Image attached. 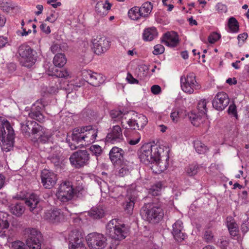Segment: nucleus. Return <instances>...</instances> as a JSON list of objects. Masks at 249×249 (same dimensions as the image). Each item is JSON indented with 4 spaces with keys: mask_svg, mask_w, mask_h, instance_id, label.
<instances>
[{
    "mask_svg": "<svg viewBox=\"0 0 249 249\" xmlns=\"http://www.w3.org/2000/svg\"><path fill=\"white\" fill-rule=\"evenodd\" d=\"M158 32L154 27L145 28L143 32L142 37L145 41H151L158 36Z\"/></svg>",
    "mask_w": 249,
    "mask_h": 249,
    "instance_id": "obj_27",
    "label": "nucleus"
},
{
    "mask_svg": "<svg viewBox=\"0 0 249 249\" xmlns=\"http://www.w3.org/2000/svg\"><path fill=\"white\" fill-rule=\"evenodd\" d=\"M85 194L83 188L78 187L74 190L71 182L64 181L60 184L56 195L60 201L65 202L71 200L74 194L77 197H81Z\"/></svg>",
    "mask_w": 249,
    "mask_h": 249,
    "instance_id": "obj_4",
    "label": "nucleus"
},
{
    "mask_svg": "<svg viewBox=\"0 0 249 249\" xmlns=\"http://www.w3.org/2000/svg\"><path fill=\"white\" fill-rule=\"evenodd\" d=\"M204 238L207 242H212L213 238V232L209 230L206 231L204 233Z\"/></svg>",
    "mask_w": 249,
    "mask_h": 249,
    "instance_id": "obj_54",
    "label": "nucleus"
},
{
    "mask_svg": "<svg viewBox=\"0 0 249 249\" xmlns=\"http://www.w3.org/2000/svg\"><path fill=\"white\" fill-rule=\"evenodd\" d=\"M84 127L75 128L71 134V140L73 142L69 143L71 149H75L80 145L84 144Z\"/></svg>",
    "mask_w": 249,
    "mask_h": 249,
    "instance_id": "obj_12",
    "label": "nucleus"
},
{
    "mask_svg": "<svg viewBox=\"0 0 249 249\" xmlns=\"http://www.w3.org/2000/svg\"><path fill=\"white\" fill-rule=\"evenodd\" d=\"M248 36L247 33H244L241 34H239L237 36L238 40V44L239 46H241L243 43H244L245 41L247 39Z\"/></svg>",
    "mask_w": 249,
    "mask_h": 249,
    "instance_id": "obj_57",
    "label": "nucleus"
},
{
    "mask_svg": "<svg viewBox=\"0 0 249 249\" xmlns=\"http://www.w3.org/2000/svg\"><path fill=\"white\" fill-rule=\"evenodd\" d=\"M136 197L134 196L128 197L125 200L124 209L125 212L129 215L133 213Z\"/></svg>",
    "mask_w": 249,
    "mask_h": 249,
    "instance_id": "obj_33",
    "label": "nucleus"
},
{
    "mask_svg": "<svg viewBox=\"0 0 249 249\" xmlns=\"http://www.w3.org/2000/svg\"><path fill=\"white\" fill-rule=\"evenodd\" d=\"M228 26L229 29V32L236 33L239 32V25L237 19L234 17L229 18L228 22Z\"/></svg>",
    "mask_w": 249,
    "mask_h": 249,
    "instance_id": "obj_35",
    "label": "nucleus"
},
{
    "mask_svg": "<svg viewBox=\"0 0 249 249\" xmlns=\"http://www.w3.org/2000/svg\"><path fill=\"white\" fill-rule=\"evenodd\" d=\"M68 239L69 249H86L83 234L77 230H73L69 233Z\"/></svg>",
    "mask_w": 249,
    "mask_h": 249,
    "instance_id": "obj_10",
    "label": "nucleus"
},
{
    "mask_svg": "<svg viewBox=\"0 0 249 249\" xmlns=\"http://www.w3.org/2000/svg\"><path fill=\"white\" fill-rule=\"evenodd\" d=\"M148 120L146 117L142 114H140L136 120L129 119L126 121V124L131 129H141L147 124Z\"/></svg>",
    "mask_w": 249,
    "mask_h": 249,
    "instance_id": "obj_16",
    "label": "nucleus"
},
{
    "mask_svg": "<svg viewBox=\"0 0 249 249\" xmlns=\"http://www.w3.org/2000/svg\"><path fill=\"white\" fill-rule=\"evenodd\" d=\"M91 74H92V71L90 70H84L82 71V75L88 83L89 78L91 77Z\"/></svg>",
    "mask_w": 249,
    "mask_h": 249,
    "instance_id": "obj_56",
    "label": "nucleus"
},
{
    "mask_svg": "<svg viewBox=\"0 0 249 249\" xmlns=\"http://www.w3.org/2000/svg\"><path fill=\"white\" fill-rule=\"evenodd\" d=\"M110 115L112 119L115 121H121L122 126L124 128H127L126 125V117L125 115L127 113H123L121 110H112L110 111Z\"/></svg>",
    "mask_w": 249,
    "mask_h": 249,
    "instance_id": "obj_26",
    "label": "nucleus"
},
{
    "mask_svg": "<svg viewBox=\"0 0 249 249\" xmlns=\"http://www.w3.org/2000/svg\"><path fill=\"white\" fill-rule=\"evenodd\" d=\"M220 37V34L216 32H213L209 36L208 38V41L211 44H213L216 42Z\"/></svg>",
    "mask_w": 249,
    "mask_h": 249,
    "instance_id": "obj_52",
    "label": "nucleus"
},
{
    "mask_svg": "<svg viewBox=\"0 0 249 249\" xmlns=\"http://www.w3.org/2000/svg\"><path fill=\"white\" fill-rule=\"evenodd\" d=\"M173 2V0H162L163 4L168 7L167 10L168 11H171L174 8V6L172 4Z\"/></svg>",
    "mask_w": 249,
    "mask_h": 249,
    "instance_id": "obj_62",
    "label": "nucleus"
},
{
    "mask_svg": "<svg viewBox=\"0 0 249 249\" xmlns=\"http://www.w3.org/2000/svg\"><path fill=\"white\" fill-rule=\"evenodd\" d=\"M126 79L128 83L131 84L139 83V81L137 79L134 78L132 75L129 72L127 73Z\"/></svg>",
    "mask_w": 249,
    "mask_h": 249,
    "instance_id": "obj_61",
    "label": "nucleus"
},
{
    "mask_svg": "<svg viewBox=\"0 0 249 249\" xmlns=\"http://www.w3.org/2000/svg\"><path fill=\"white\" fill-rule=\"evenodd\" d=\"M172 234L174 238L178 241H182L186 237L185 234L182 231L183 229V223L181 220H178L172 226Z\"/></svg>",
    "mask_w": 249,
    "mask_h": 249,
    "instance_id": "obj_22",
    "label": "nucleus"
},
{
    "mask_svg": "<svg viewBox=\"0 0 249 249\" xmlns=\"http://www.w3.org/2000/svg\"><path fill=\"white\" fill-rule=\"evenodd\" d=\"M242 231L246 232L249 230V218L242 223L241 228Z\"/></svg>",
    "mask_w": 249,
    "mask_h": 249,
    "instance_id": "obj_64",
    "label": "nucleus"
},
{
    "mask_svg": "<svg viewBox=\"0 0 249 249\" xmlns=\"http://www.w3.org/2000/svg\"><path fill=\"white\" fill-rule=\"evenodd\" d=\"M207 101L206 99L201 100L197 104V109L201 114H205L207 109L206 107Z\"/></svg>",
    "mask_w": 249,
    "mask_h": 249,
    "instance_id": "obj_48",
    "label": "nucleus"
},
{
    "mask_svg": "<svg viewBox=\"0 0 249 249\" xmlns=\"http://www.w3.org/2000/svg\"><path fill=\"white\" fill-rule=\"evenodd\" d=\"M86 239L90 249H103L107 245L106 237L97 232L89 234Z\"/></svg>",
    "mask_w": 249,
    "mask_h": 249,
    "instance_id": "obj_9",
    "label": "nucleus"
},
{
    "mask_svg": "<svg viewBox=\"0 0 249 249\" xmlns=\"http://www.w3.org/2000/svg\"><path fill=\"white\" fill-rule=\"evenodd\" d=\"M30 118L35 119L39 122L44 121V116L39 110L35 109V107H32L31 111L28 113Z\"/></svg>",
    "mask_w": 249,
    "mask_h": 249,
    "instance_id": "obj_39",
    "label": "nucleus"
},
{
    "mask_svg": "<svg viewBox=\"0 0 249 249\" xmlns=\"http://www.w3.org/2000/svg\"><path fill=\"white\" fill-rule=\"evenodd\" d=\"M89 214L94 219H99L103 217L104 215V211L101 208H92Z\"/></svg>",
    "mask_w": 249,
    "mask_h": 249,
    "instance_id": "obj_42",
    "label": "nucleus"
},
{
    "mask_svg": "<svg viewBox=\"0 0 249 249\" xmlns=\"http://www.w3.org/2000/svg\"><path fill=\"white\" fill-rule=\"evenodd\" d=\"M0 124L3 130L4 136H15L14 129L6 119L0 117Z\"/></svg>",
    "mask_w": 249,
    "mask_h": 249,
    "instance_id": "obj_29",
    "label": "nucleus"
},
{
    "mask_svg": "<svg viewBox=\"0 0 249 249\" xmlns=\"http://www.w3.org/2000/svg\"><path fill=\"white\" fill-rule=\"evenodd\" d=\"M46 130L45 129L44 134H42L41 136H40L38 138H37L38 141L43 143H46L47 142L50 138V135L47 134L46 132Z\"/></svg>",
    "mask_w": 249,
    "mask_h": 249,
    "instance_id": "obj_60",
    "label": "nucleus"
},
{
    "mask_svg": "<svg viewBox=\"0 0 249 249\" xmlns=\"http://www.w3.org/2000/svg\"><path fill=\"white\" fill-rule=\"evenodd\" d=\"M114 166L116 168V174L120 177L128 175L132 168L130 163L127 160H124L118 164L114 165Z\"/></svg>",
    "mask_w": 249,
    "mask_h": 249,
    "instance_id": "obj_21",
    "label": "nucleus"
},
{
    "mask_svg": "<svg viewBox=\"0 0 249 249\" xmlns=\"http://www.w3.org/2000/svg\"><path fill=\"white\" fill-rule=\"evenodd\" d=\"M161 188V184L158 182L153 185L149 189V193L151 195L157 196L160 195Z\"/></svg>",
    "mask_w": 249,
    "mask_h": 249,
    "instance_id": "obj_46",
    "label": "nucleus"
},
{
    "mask_svg": "<svg viewBox=\"0 0 249 249\" xmlns=\"http://www.w3.org/2000/svg\"><path fill=\"white\" fill-rule=\"evenodd\" d=\"M54 75L60 78H68L70 77V73L67 70H56L55 71Z\"/></svg>",
    "mask_w": 249,
    "mask_h": 249,
    "instance_id": "obj_51",
    "label": "nucleus"
},
{
    "mask_svg": "<svg viewBox=\"0 0 249 249\" xmlns=\"http://www.w3.org/2000/svg\"><path fill=\"white\" fill-rule=\"evenodd\" d=\"M141 215L143 219L150 223H157L164 216L163 210L159 205L153 203L145 204L142 208Z\"/></svg>",
    "mask_w": 249,
    "mask_h": 249,
    "instance_id": "obj_3",
    "label": "nucleus"
},
{
    "mask_svg": "<svg viewBox=\"0 0 249 249\" xmlns=\"http://www.w3.org/2000/svg\"><path fill=\"white\" fill-rule=\"evenodd\" d=\"M124 135L126 137L127 141L129 144L133 145L137 144L141 140L140 134L136 130H132V129L125 128Z\"/></svg>",
    "mask_w": 249,
    "mask_h": 249,
    "instance_id": "obj_23",
    "label": "nucleus"
},
{
    "mask_svg": "<svg viewBox=\"0 0 249 249\" xmlns=\"http://www.w3.org/2000/svg\"><path fill=\"white\" fill-rule=\"evenodd\" d=\"M50 160L55 166H59L61 163V161L58 156H52L50 158Z\"/></svg>",
    "mask_w": 249,
    "mask_h": 249,
    "instance_id": "obj_63",
    "label": "nucleus"
},
{
    "mask_svg": "<svg viewBox=\"0 0 249 249\" xmlns=\"http://www.w3.org/2000/svg\"><path fill=\"white\" fill-rule=\"evenodd\" d=\"M106 231L111 240V248H115L120 241L127 236L129 228L125 224H121L118 220L114 219L107 223Z\"/></svg>",
    "mask_w": 249,
    "mask_h": 249,
    "instance_id": "obj_2",
    "label": "nucleus"
},
{
    "mask_svg": "<svg viewBox=\"0 0 249 249\" xmlns=\"http://www.w3.org/2000/svg\"><path fill=\"white\" fill-rule=\"evenodd\" d=\"M104 79L101 74L92 72L91 77L89 78L88 83L95 86H99L100 84L104 82Z\"/></svg>",
    "mask_w": 249,
    "mask_h": 249,
    "instance_id": "obj_32",
    "label": "nucleus"
},
{
    "mask_svg": "<svg viewBox=\"0 0 249 249\" xmlns=\"http://www.w3.org/2000/svg\"><path fill=\"white\" fill-rule=\"evenodd\" d=\"M119 189L118 187H114L111 191H109V196L113 198H118L121 195V194L117 192V193H114L118 191Z\"/></svg>",
    "mask_w": 249,
    "mask_h": 249,
    "instance_id": "obj_59",
    "label": "nucleus"
},
{
    "mask_svg": "<svg viewBox=\"0 0 249 249\" xmlns=\"http://www.w3.org/2000/svg\"><path fill=\"white\" fill-rule=\"evenodd\" d=\"M9 208L11 213L17 216L21 215L25 211L23 204L21 203L12 204L9 206Z\"/></svg>",
    "mask_w": 249,
    "mask_h": 249,
    "instance_id": "obj_30",
    "label": "nucleus"
},
{
    "mask_svg": "<svg viewBox=\"0 0 249 249\" xmlns=\"http://www.w3.org/2000/svg\"><path fill=\"white\" fill-rule=\"evenodd\" d=\"M32 122L34 121H28L25 124H21V129L23 135L26 137H29L32 132Z\"/></svg>",
    "mask_w": 249,
    "mask_h": 249,
    "instance_id": "obj_43",
    "label": "nucleus"
},
{
    "mask_svg": "<svg viewBox=\"0 0 249 249\" xmlns=\"http://www.w3.org/2000/svg\"><path fill=\"white\" fill-rule=\"evenodd\" d=\"M123 139L122 130L119 125H114L106 137L107 141L112 143L119 142Z\"/></svg>",
    "mask_w": 249,
    "mask_h": 249,
    "instance_id": "obj_15",
    "label": "nucleus"
},
{
    "mask_svg": "<svg viewBox=\"0 0 249 249\" xmlns=\"http://www.w3.org/2000/svg\"><path fill=\"white\" fill-rule=\"evenodd\" d=\"M17 7V5L11 0L3 1L0 5L1 10L7 13L12 12Z\"/></svg>",
    "mask_w": 249,
    "mask_h": 249,
    "instance_id": "obj_38",
    "label": "nucleus"
},
{
    "mask_svg": "<svg viewBox=\"0 0 249 249\" xmlns=\"http://www.w3.org/2000/svg\"><path fill=\"white\" fill-rule=\"evenodd\" d=\"M84 144L88 145L93 143L97 136V129L91 126L84 127Z\"/></svg>",
    "mask_w": 249,
    "mask_h": 249,
    "instance_id": "obj_20",
    "label": "nucleus"
},
{
    "mask_svg": "<svg viewBox=\"0 0 249 249\" xmlns=\"http://www.w3.org/2000/svg\"><path fill=\"white\" fill-rule=\"evenodd\" d=\"M227 226L229 232L232 236L235 237L237 235L239 232L238 227L234 219L231 217L228 218Z\"/></svg>",
    "mask_w": 249,
    "mask_h": 249,
    "instance_id": "obj_31",
    "label": "nucleus"
},
{
    "mask_svg": "<svg viewBox=\"0 0 249 249\" xmlns=\"http://www.w3.org/2000/svg\"><path fill=\"white\" fill-rule=\"evenodd\" d=\"M141 11V17L142 18H146L152 11L153 5L150 2H145L139 7Z\"/></svg>",
    "mask_w": 249,
    "mask_h": 249,
    "instance_id": "obj_34",
    "label": "nucleus"
},
{
    "mask_svg": "<svg viewBox=\"0 0 249 249\" xmlns=\"http://www.w3.org/2000/svg\"><path fill=\"white\" fill-rule=\"evenodd\" d=\"M161 41L167 46L175 47L179 43L178 36L175 32H167L163 35Z\"/></svg>",
    "mask_w": 249,
    "mask_h": 249,
    "instance_id": "obj_19",
    "label": "nucleus"
},
{
    "mask_svg": "<svg viewBox=\"0 0 249 249\" xmlns=\"http://www.w3.org/2000/svg\"><path fill=\"white\" fill-rule=\"evenodd\" d=\"M93 47L97 54L106 52L110 47V42L104 37H97L92 41Z\"/></svg>",
    "mask_w": 249,
    "mask_h": 249,
    "instance_id": "obj_14",
    "label": "nucleus"
},
{
    "mask_svg": "<svg viewBox=\"0 0 249 249\" xmlns=\"http://www.w3.org/2000/svg\"><path fill=\"white\" fill-rule=\"evenodd\" d=\"M41 182L45 188L51 189L56 183L57 176L55 174L47 169H44L41 174Z\"/></svg>",
    "mask_w": 249,
    "mask_h": 249,
    "instance_id": "obj_13",
    "label": "nucleus"
},
{
    "mask_svg": "<svg viewBox=\"0 0 249 249\" xmlns=\"http://www.w3.org/2000/svg\"><path fill=\"white\" fill-rule=\"evenodd\" d=\"M67 62L65 55L62 53L56 54L53 59V63L56 67L59 68L63 67Z\"/></svg>",
    "mask_w": 249,
    "mask_h": 249,
    "instance_id": "obj_37",
    "label": "nucleus"
},
{
    "mask_svg": "<svg viewBox=\"0 0 249 249\" xmlns=\"http://www.w3.org/2000/svg\"><path fill=\"white\" fill-rule=\"evenodd\" d=\"M218 246L221 249H232V244L226 238H221L217 242Z\"/></svg>",
    "mask_w": 249,
    "mask_h": 249,
    "instance_id": "obj_45",
    "label": "nucleus"
},
{
    "mask_svg": "<svg viewBox=\"0 0 249 249\" xmlns=\"http://www.w3.org/2000/svg\"><path fill=\"white\" fill-rule=\"evenodd\" d=\"M18 54L20 56V63L22 66L30 68L36 61V53L28 45L23 44L20 46Z\"/></svg>",
    "mask_w": 249,
    "mask_h": 249,
    "instance_id": "obj_5",
    "label": "nucleus"
},
{
    "mask_svg": "<svg viewBox=\"0 0 249 249\" xmlns=\"http://www.w3.org/2000/svg\"><path fill=\"white\" fill-rule=\"evenodd\" d=\"M12 248L13 249H27V244L19 240L15 241L12 243Z\"/></svg>",
    "mask_w": 249,
    "mask_h": 249,
    "instance_id": "obj_50",
    "label": "nucleus"
},
{
    "mask_svg": "<svg viewBox=\"0 0 249 249\" xmlns=\"http://www.w3.org/2000/svg\"><path fill=\"white\" fill-rule=\"evenodd\" d=\"M128 15L133 20H138L142 18L140 8L138 6H134L131 8L128 12Z\"/></svg>",
    "mask_w": 249,
    "mask_h": 249,
    "instance_id": "obj_40",
    "label": "nucleus"
},
{
    "mask_svg": "<svg viewBox=\"0 0 249 249\" xmlns=\"http://www.w3.org/2000/svg\"><path fill=\"white\" fill-rule=\"evenodd\" d=\"M124 151L118 147L114 146L110 150L109 156L113 164H118L124 160Z\"/></svg>",
    "mask_w": 249,
    "mask_h": 249,
    "instance_id": "obj_18",
    "label": "nucleus"
},
{
    "mask_svg": "<svg viewBox=\"0 0 249 249\" xmlns=\"http://www.w3.org/2000/svg\"><path fill=\"white\" fill-rule=\"evenodd\" d=\"M27 236L26 244L30 249H40L42 242L41 232L34 228H27L25 230Z\"/></svg>",
    "mask_w": 249,
    "mask_h": 249,
    "instance_id": "obj_6",
    "label": "nucleus"
},
{
    "mask_svg": "<svg viewBox=\"0 0 249 249\" xmlns=\"http://www.w3.org/2000/svg\"><path fill=\"white\" fill-rule=\"evenodd\" d=\"M164 51V47L161 44H158L154 46V51L153 52V54L158 55L159 54L162 53Z\"/></svg>",
    "mask_w": 249,
    "mask_h": 249,
    "instance_id": "obj_55",
    "label": "nucleus"
},
{
    "mask_svg": "<svg viewBox=\"0 0 249 249\" xmlns=\"http://www.w3.org/2000/svg\"><path fill=\"white\" fill-rule=\"evenodd\" d=\"M27 206L29 207L30 210L34 213H38V204L39 203V198L37 195L35 194H31L27 198L25 202Z\"/></svg>",
    "mask_w": 249,
    "mask_h": 249,
    "instance_id": "obj_24",
    "label": "nucleus"
},
{
    "mask_svg": "<svg viewBox=\"0 0 249 249\" xmlns=\"http://www.w3.org/2000/svg\"><path fill=\"white\" fill-rule=\"evenodd\" d=\"M199 169L198 165L196 163H193L186 167L185 171L187 175L191 177L196 175L198 173Z\"/></svg>",
    "mask_w": 249,
    "mask_h": 249,
    "instance_id": "obj_44",
    "label": "nucleus"
},
{
    "mask_svg": "<svg viewBox=\"0 0 249 249\" xmlns=\"http://www.w3.org/2000/svg\"><path fill=\"white\" fill-rule=\"evenodd\" d=\"M33 124L32 125V129L31 134L37 139V137L38 138L42 134H44L45 129L42 127L40 124H37L36 122L34 121L32 122Z\"/></svg>",
    "mask_w": 249,
    "mask_h": 249,
    "instance_id": "obj_36",
    "label": "nucleus"
},
{
    "mask_svg": "<svg viewBox=\"0 0 249 249\" xmlns=\"http://www.w3.org/2000/svg\"><path fill=\"white\" fill-rule=\"evenodd\" d=\"M71 164L76 168L87 165L89 162L90 155L86 150H79L70 156Z\"/></svg>",
    "mask_w": 249,
    "mask_h": 249,
    "instance_id": "obj_7",
    "label": "nucleus"
},
{
    "mask_svg": "<svg viewBox=\"0 0 249 249\" xmlns=\"http://www.w3.org/2000/svg\"><path fill=\"white\" fill-rule=\"evenodd\" d=\"M90 151L96 157L100 156L102 153V149L99 145H92L89 148Z\"/></svg>",
    "mask_w": 249,
    "mask_h": 249,
    "instance_id": "obj_49",
    "label": "nucleus"
},
{
    "mask_svg": "<svg viewBox=\"0 0 249 249\" xmlns=\"http://www.w3.org/2000/svg\"><path fill=\"white\" fill-rule=\"evenodd\" d=\"M228 112L230 114L232 115L236 119H237V113L236 110V107L235 105H231L228 108Z\"/></svg>",
    "mask_w": 249,
    "mask_h": 249,
    "instance_id": "obj_58",
    "label": "nucleus"
},
{
    "mask_svg": "<svg viewBox=\"0 0 249 249\" xmlns=\"http://www.w3.org/2000/svg\"><path fill=\"white\" fill-rule=\"evenodd\" d=\"M4 136L1 138V149L3 151L7 152L11 151L14 146L15 136Z\"/></svg>",
    "mask_w": 249,
    "mask_h": 249,
    "instance_id": "obj_25",
    "label": "nucleus"
},
{
    "mask_svg": "<svg viewBox=\"0 0 249 249\" xmlns=\"http://www.w3.org/2000/svg\"><path fill=\"white\" fill-rule=\"evenodd\" d=\"M45 107L44 101L41 99L37 100L33 105L32 107H35V109L39 110L40 112L42 108Z\"/></svg>",
    "mask_w": 249,
    "mask_h": 249,
    "instance_id": "obj_53",
    "label": "nucleus"
},
{
    "mask_svg": "<svg viewBox=\"0 0 249 249\" xmlns=\"http://www.w3.org/2000/svg\"><path fill=\"white\" fill-rule=\"evenodd\" d=\"M229 98L227 94L223 91L218 92L213 100V106L216 110H224L229 103Z\"/></svg>",
    "mask_w": 249,
    "mask_h": 249,
    "instance_id": "obj_11",
    "label": "nucleus"
},
{
    "mask_svg": "<svg viewBox=\"0 0 249 249\" xmlns=\"http://www.w3.org/2000/svg\"><path fill=\"white\" fill-rule=\"evenodd\" d=\"M10 216L6 213L0 212V236L5 235V230L9 226L8 222Z\"/></svg>",
    "mask_w": 249,
    "mask_h": 249,
    "instance_id": "obj_28",
    "label": "nucleus"
},
{
    "mask_svg": "<svg viewBox=\"0 0 249 249\" xmlns=\"http://www.w3.org/2000/svg\"><path fill=\"white\" fill-rule=\"evenodd\" d=\"M181 110L179 108H176L173 109L170 115L171 118L173 122L175 123L178 122L181 116Z\"/></svg>",
    "mask_w": 249,
    "mask_h": 249,
    "instance_id": "obj_47",
    "label": "nucleus"
},
{
    "mask_svg": "<svg viewBox=\"0 0 249 249\" xmlns=\"http://www.w3.org/2000/svg\"><path fill=\"white\" fill-rule=\"evenodd\" d=\"M167 151L161 155L163 149L157 144H146L143 145L139 154L140 161L145 164H155L159 167V172L165 170L169 165V156Z\"/></svg>",
    "mask_w": 249,
    "mask_h": 249,
    "instance_id": "obj_1",
    "label": "nucleus"
},
{
    "mask_svg": "<svg viewBox=\"0 0 249 249\" xmlns=\"http://www.w3.org/2000/svg\"><path fill=\"white\" fill-rule=\"evenodd\" d=\"M180 86L182 90L187 93L192 94L195 89L199 88V85L196 79L194 72H189L186 75H183L180 78Z\"/></svg>",
    "mask_w": 249,
    "mask_h": 249,
    "instance_id": "obj_8",
    "label": "nucleus"
},
{
    "mask_svg": "<svg viewBox=\"0 0 249 249\" xmlns=\"http://www.w3.org/2000/svg\"><path fill=\"white\" fill-rule=\"evenodd\" d=\"M44 218L49 222L55 223L62 221L64 218V215L61 210L54 209L46 211L44 216Z\"/></svg>",
    "mask_w": 249,
    "mask_h": 249,
    "instance_id": "obj_17",
    "label": "nucleus"
},
{
    "mask_svg": "<svg viewBox=\"0 0 249 249\" xmlns=\"http://www.w3.org/2000/svg\"><path fill=\"white\" fill-rule=\"evenodd\" d=\"M194 147L196 152L200 154L205 153L208 150L207 146L199 140L194 141Z\"/></svg>",
    "mask_w": 249,
    "mask_h": 249,
    "instance_id": "obj_41",
    "label": "nucleus"
}]
</instances>
